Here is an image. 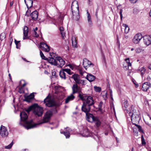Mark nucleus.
<instances>
[{"mask_svg":"<svg viewBox=\"0 0 151 151\" xmlns=\"http://www.w3.org/2000/svg\"><path fill=\"white\" fill-rule=\"evenodd\" d=\"M73 93L74 94L77 92L79 90L80 88L76 84H74L72 87Z\"/></svg>","mask_w":151,"mask_h":151,"instance_id":"aec40b11","label":"nucleus"},{"mask_svg":"<svg viewBox=\"0 0 151 151\" xmlns=\"http://www.w3.org/2000/svg\"><path fill=\"white\" fill-rule=\"evenodd\" d=\"M123 10L122 9H120V11L119 12V14L120 15V19L121 21L122 20V18H123V16L122 14V12H123Z\"/></svg>","mask_w":151,"mask_h":151,"instance_id":"a19ab883","label":"nucleus"},{"mask_svg":"<svg viewBox=\"0 0 151 151\" xmlns=\"http://www.w3.org/2000/svg\"><path fill=\"white\" fill-rule=\"evenodd\" d=\"M71 10L73 16V18L76 20H78L80 18L79 7L78 2L74 1L71 5Z\"/></svg>","mask_w":151,"mask_h":151,"instance_id":"39448f33","label":"nucleus"},{"mask_svg":"<svg viewBox=\"0 0 151 151\" xmlns=\"http://www.w3.org/2000/svg\"><path fill=\"white\" fill-rule=\"evenodd\" d=\"M55 88L56 89L55 92V93L57 94L58 95L59 94V91H58V87H55Z\"/></svg>","mask_w":151,"mask_h":151,"instance_id":"8fccbe9b","label":"nucleus"},{"mask_svg":"<svg viewBox=\"0 0 151 151\" xmlns=\"http://www.w3.org/2000/svg\"><path fill=\"white\" fill-rule=\"evenodd\" d=\"M127 64V66H128V67L129 66H131V64L130 63V62H129V63Z\"/></svg>","mask_w":151,"mask_h":151,"instance_id":"338daca9","label":"nucleus"},{"mask_svg":"<svg viewBox=\"0 0 151 151\" xmlns=\"http://www.w3.org/2000/svg\"><path fill=\"white\" fill-rule=\"evenodd\" d=\"M22 59L24 60V61L27 62H29V61H28L25 58H22Z\"/></svg>","mask_w":151,"mask_h":151,"instance_id":"69168bd1","label":"nucleus"},{"mask_svg":"<svg viewBox=\"0 0 151 151\" xmlns=\"http://www.w3.org/2000/svg\"><path fill=\"white\" fill-rule=\"evenodd\" d=\"M139 12V10L138 9H133V12L134 14H136Z\"/></svg>","mask_w":151,"mask_h":151,"instance_id":"a18cd8bd","label":"nucleus"},{"mask_svg":"<svg viewBox=\"0 0 151 151\" xmlns=\"http://www.w3.org/2000/svg\"><path fill=\"white\" fill-rule=\"evenodd\" d=\"M64 98V95L60 93L56 96V100L55 101L51 99V96L48 95L44 99V104L48 107H52L54 106H59L61 105L63 102L62 100Z\"/></svg>","mask_w":151,"mask_h":151,"instance_id":"f03ea898","label":"nucleus"},{"mask_svg":"<svg viewBox=\"0 0 151 151\" xmlns=\"http://www.w3.org/2000/svg\"><path fill=\"white\" fill-rule=\"evenodd\" d=\"M88 114L89 116H87V118L89 119L90 117H92L93 120L95 123L96 127L98 128L100 127L101 125V122L99 119L97 117L94 116L93 114Z\"/></svg>","mask_w":151,"mask_h":151,"instance_id":"6e6552de","label":"nucleus"},{"mask_svg":"<svg viewBox=\"0 0 151 151\" xmlns=\"http://www.w3.org/2000/svg\"><path fill=\"white\" fill-rule=\"evenodd\" d=\"M63 71L67 73L68 74L71 75L72 73L71 72V70L70 69H63Z\"/></svg>","mask_w":151,"mask_h":151,"instance_id":"c9c22d12","label":"nucleus"},{"mask_svg":"<svg viewBox=\"0 0 151 151\" xmlns=\"http://www.w3.org/2000/svg\"><path fill=\"white\" fill-rule=\"evenodd\" d=\"M52 76L53 77H55L56 72L55 71L52 72Z\"/></svg>","mask_w":151,"mask_h":151,"instance_id":"5fc2aeb1","label":"nucleus"},{"mask_svg":"<svg viewBox=\"0 0 151 151\" xmlns=\"http://www.w3.org/2000/svg\"><path fill=\"white\" fill-rule=\"evenodd\" d=\"M50 55L51 57H49L48 59H50V58H55L56 57H55V53H54L53 52L50 53Z\"/></svg>","mask_w":151,"mask_h":151,"instance_id":"ea45409f","label":"nucleus"},{"mask_svg":"<svg viewBox=\"0 0 151 151\" xmlns=\"http://www.w3.org/2000/svg\"><path fill=\"white\" fill-rule=\"evenodd\" d=\"M82 80H80L79 79H78L77 81H75L76 84H80L82 83Z\"/></svg>","mask_w":151,"mask_h":151,"instance_id":"79ce46f5","label":"nucleus"},{"mask_svg":"<svg viewBox=\"0 0 151 151\" xmlns=\"http://www.w3.org/2000/svg\"><path fill=\"white\" fill-rule=\"evenodd\" d=\"M83 65H84V67L86 69V67H87V65H89L90 66L91 65H92L93 66L94 65V64L91 63L90 61L88 60L86 58H84L83 60Z\"/></svg>","mask_w":151,"mask_h":151,"instance_id":"4468645a","label":"nucleus"},{"mask_svg":"<svg viewBox=\"0 0 151 151\" xmlns=\"http://www.w3.org/2000/svg\"><path fill=\"white\" fill-rule=\"evenodd\" d=\"M125 60L126 61V63L127 64H128L130 62V61H129V58H127V59H126Z\"/></svg>","mask_w":151,"mask_h":151,"instance_id":"bf43d9fd","label":"nucleus"},{"mask_svg":"<svg viewBox=\"0 0 151 151\" xmlns=\"http://www.w3.org/2000/svg\"><path fill=\"white\" fill-rule=\"evenodd\" d=\"M20 41H17L16 39L14 40L15 44L16 45V47L17 49H19L20 47V44L19 43Z\"/></svg>","mask_w":151,"mask_h":151,"instance_id":"2f4dec72","label":"nucleus"},{"mask_svg":"<svg viewBox=\"0 0 151 151\" xmlns=\"http://www.w3.org/2000/svg\"><path fill=\"white\" fill-rule=\"evenodd\" d=\"M123 67L126 70H127L128 69L129 67L128 66H124V65H123Z\"/></svg>","mask_w":151,"mask_h":151,"instance_id":"680f3d73","label":"nucleus"},{"mask_svg":"<svg viewBox=\"0 0 151 151\" xmlns=\"http://www.w3.org/2000/svg\"><path fill=\"white\" fill-rule=\"evenodd\" d=\"M46 46L47 47V49L45 48L44 47H41L40 48L43 51H44L46 52H48L50 50V47L48 46L47 44H46Z\"/></svg>","mask_w":151,"mask_h":151,"instance_id":"cd10ccee","label":"nucleus"},{"mask_svg":"<svg viewBox=\"0 0 151 151\" xmlns=\"http://www.w3.org/2000/svg\"><path fill=\"white\" fill-rule=\"evenodd\" d=\"M81 83L84 85L86 84L85 81L83 80H82V83Z\"/></svg>","mask_w":151,"mask_h":151,"instance_id":"e2e57ef3","label":"nucleus"},{"mask_svg":"<svg viewBox=\"0 0 151 151\" xmlns=\"http://www.w3.org/2000/svg\"><path fill=\"white\" fill-rule=\"evenodd\" d=\"M60 34L61 35V37H62V38L63 39H64V37L65 36V33L64 32V31L62 32H60Z\"/></svg>","mask_w":151,"mask_h":151,"instance_id":"c03bdc74","label":"nucleus"},{"mask_svg":"<svg viewBox=\"0 0 151 151\" xmlns=\"http://www.w3.org/2000/svg\"><path fill=\"white\" fill-rule=\"evenodd\" d=\"M147 79L148 81H150V80L151 79V78H150V77L149 76H148L147 77Z\"/></svg>","mask_w":151,"mask_h":151,"instance_id":"0e129e2a","label":"nucleus"},{"mask_svg":"<svg viewBox=\"0 0 151 151\" xmlns=\"http://www.w3.org/2000/svg\"><path fill=\"white\" fill-rule=\"evenodd\" d=\"M59 75H60V77L61 78H63V77L64 76V75H62V73H61V71H60V72Z\"/></svg>","mask_w":151,"mask_h":151,"instance_id":"13d9d810","label":"nucleus"},{"mask_svg":"<svg viewBox=\"0 0 151 151\" xmlns=\"http://www.w3.org/2000/svg\"><path fill=\"white\" fill-rule=\"evenodd\" d=\"M32 110L33 114L38 116H40L43 114V108L37 104L35 103L30 106L26 111L27 112H29Z\"/></svg>","mask_w":151,"mask_h":151,"instance_id":"20e7f679","label":"nucleus"},{"mask_svg":"<svg viewBox=\"0 0 151 151\" xmlns=\"http://www.w3.org/2000/svg\"><path fill=\"white\" fill-rule=\"evenodd\" d=\"M32 100L33 99H32V98H30V97H29V96H27L25 97V99L24 100V101L29 103L31 102Z\"/></svg>","mask_w":151,"mask_h":151,"instance_id":"c756f323","label":"nucleus"},{"mask_svg":"<svg viewBox=\"0 0 151 151\" xmlns=\"http://www.w3.org/2000/svg\"><path fill=\"white\" fill-rule=\"evenodd\" d=\"M40 55L42 59L47 60L48 61L49 63V60H50V59H48V58H46L44 56L41 50L40 51Z\"/></svg>","mask_w":151,"mask_h":151,"instance_id":"a878e982","label":"nucleus"},{"mask_svg":"<svg viewBox=\"0 0 151 151\" xmlns=\"http://www.w3.org/2000/svg\"><path fill=\"white\" fill-rule=\"evenodd\" d=\"M28 96H29V97L32 98V99H33L34 98L35 95L34 93H31Z\"/></svg>","mask_w":151,"mask_h":151,"instance_id":"49530a36","label":"nucleus"},{"mask_svg":"<svg viewBox=\"0 0 151 151\" xmlns=\"http://www.w3.org/2000/svg\"><path fill=\"white\" fill-rule=\"evenodd\" d=\"M142 144V145H145L146 143L144 139L143 135H142L141 136Z\"/></svg>","mask_w":151,"mask_h":151,"instance_id":"58836bf2","label":"nucleus"},{"mask_svg":"<svg viewBox=\"0 0 151 151\" xmlns=\"http://www.w3.org/2000/svg\"><path fill=\"white\" fill-rule=\"evenodd\" d=\"M142 49L140 48H138L136 49V52H140L141 51Z\"/></svg>","mask_w":151,"mask_h":151,"instance_id":"3c124183","label":"nucleus"},{"mask_svg":"<svg viewBox=\"0 0 151 151\" xmlns=\"http://www.w3.org/2000/svg\"><path fill=\"white\" fill-rule=\"evenodd\" d=\"M28 34V27L27 26H25L23 28V34L24 37H23V40L26 39H29L28 37H27Z\"/></svg>","mask_w":151,"mask_h":151,"instance_id":"a211bd4d","label":"nucleus"},{"mask_svg":"<svg viewBox=\"0 0 151 151\" xmlns=\"http://www.w3.org/2000/svg\"><path fill=\"white\" fill-rule=\"evenodd\" d=\"M141 72V75L142 76L143 74L145 73V72L146 70L145 69L144 67L140 68L139 70Z\"/></svg>","mask_w":151,"mask_h":151,"instance_id":"72a5a7b5","label":"nucleus"},{"mask_svg":"<svg viewBox=\"0 0 151 151\" xmlns=\"http://www.w3.org/2000/svg\"><path fill=\"white\" fill-rule=\"evenodd\" d=\"M138 0H129L132 3H135Z\"/></svg>","mask_w":151,"mask_h":151,"instance_id":"4d7b16f0","label":"nucleus"},{"mask_svg":"<svg viewBox=\"0 0 151 151\" xmlns=\"http://www.w3.org/2000/svg\"><path fill=\"white\" fill-rule=\"evenodd\" d=\"M33 35L35 37H37L39 36V35L37 34V32L35 31H34Z\"/></svg>","mask_w":151,"mask_h":151,"instance_id":"09e8293b","label":"nucleus"},{"mask_svg":"<svg viewBox=\"0 0 151 151\" xmlns=\"http://www.w3.org/2000/svg\"><path fill=\"white\" fill-rule=\"evenodd\" d=\"M82 135L84 137H88L93 136L92 133L88 131V129H85L83 130V132L82 133Z\"/></svg>","mask_w":151,"mask_h":151,"instance_id":"dca6fc26","label":"nucleus"},{"mask_svg":"<svg viewBox=\"0 0 151 151\" xmlns=\"http://www.w3.org/2000/svg\"><path fill=\"white\" fill-rule=\"evenodd\" d=\"M20 116L21 121L24 122L26 123V126L25 127L27 129L36 127L37 126L40 124V123L33 124L32 120L29 121H27L28 116L27 113L25 112H21L20 114Z\"/></svg>","mask_w":151,"mask_h":151,"instance_id":"7ed1b4c3","label":"nucleus"},{"mask_svg":"<svg viewBox=\"0 0 151 151\" xmlns=\"http://www.w3.org/2000/svg\"><path fill=\"white\" fill-rule=\"evenodd\" d=\"M28 9H29L33 6V0H24Z\"/></svg>","mask_w":151,"mask_h":151,"instance_id":"6ab92c4d","label":"nucleus"},{"mask_svg":"<svg viewBox=\"0 0 151 151\" xmlns=\"http://www.w3.org/2000/svg\"><path fill=\"white\" fill-rule=\"evenodd\" d=\"M142 35L141 34H137L135 35L133 39V42L135 44H137L142 39Z\"/></svg>","mask_w":151,"mask_h":151,"instance_id":"9b49d317","label":"nucleus"},{"mask_svg":"<svg viewBox=\"0 0 151 151\" xmlns=\"http://www.w3.org/2000/svg\"><path fill=\"white\" fill-rule=\"evenodd\" d=\"M49 63L52 65L61 68L65 64L64 60L60 57H56L55 58H50Z\"/></svg>","mask_w":151,"mask_h":151,"instance_id":"0eeeda50","label":"nucleus"},{"mask_svg":"<svg viewBox=\"0 0 151 151\" xmlns=\"http://www.w3.org/2000/svg\"><path fill=\"white\" fill-rule=\"evenodd\" d=\"M123 26H124L125 27V33L126 34L128 32L129 29L128 25L125 24H123Z\"/></svg>","mask_w":151,"mask_h":151,"instance_id":"7c9ffc66","label":"nucleus"},{"mask_svg":"<svg viewBox=\"0 0 151 151\" xmlns=\"http://www.w3.org/2000/svg\"><path fill=\"white\" fill-rule=\"evenodd\" d=\"M103 104V102L101 101L100 102L99 104V105L98 108L99 110L100 111H101L102 110V106Z\"/></svg>","mask_w":151,"mask_h":151,"instance_id":"f704fd0d","label":"nucleus"},{"mask_svg":"<svg viewBox=\"0 0 151 151\" xmlns=\"http://www.w3.org/2000/svg\"><path fill=\"white\" fill-rule=\"evenodd\" d=\"M13 145V141H12V142L11 143H10V144H9V145L7 146H5V148L6 149H10L11 148Z\"/></svg>","mask_w":151,"mask_h":151,"instance_id":"4c0bfd02","label":"nucleus"},{"mask_svg":"<svg viewBox=\"0 0 151 151\" xmlns=\"http://www.w3.org/2000/svg\"><path fill=\"white\" fill-rule=\"evenodd\" d=\"M58 107L55 106L50 107L52 108L50 110L47 111L45 113L43 118V121L40 123V124L47 122L50 119L53 114H55L57 113L56 108Z\"/></svg>","mask_w":151,"mask_h":151,"instance_id":"423d86ee","label":"nucleus"},{"mask_svg":"<svg viewBox=\"0 0 151 151\" xmlns=\"http://www.w3.org/2000/svg\"><path fill=\"white\" fill-rule=\"evenodd\" d=\"M144 43L147 46L151 44V37L150 36L145 35L143 37Z\"/></svg>","mask_w":151,"mask_h":151,"instance_id":"f8f14e48","label":"nucleus"},{"mask_svg":"<svg viewBox=\"0 0 151 151\" xmlns=\"http://www.w3.org/2000/svg\"><path fill=\"white\" fill-rule=\"evenodd\" d=\"M75 98V96L72 94H71L70 96H68L65 99V103L67 104L70 101L72 100Z\"/></svg>","mask_w":151,"mask_h":151,"instance_id":"4be33fe9","label":"nucleus"},{"mask_svg":"<svg viewBox=\"0 0 151 151\" xmlns=\"http://www.w3.org/2000/svg\"><path fill=\"white\" fill-rule=\"evenodd\" d=\"M150 86H151V84L150 83L146 82L142 84V89L143 91H146Z\"/></svg>","mask_w":151,"mask_h":151,"instance_id":"ddd939ff","label":"nucleus"},{"mask_svg":"<svg viewBox=\"0 0 151 151\" xmlns=\"http://www.w3.org/2000/svg\"><path fill=\"white\" fill-rule=\"evenodd\" d=\"M30 16L32 19L34 20H36L38 17V12L37 11L32 12L30 14Z\"/></svg>","mask_w":151,"mask_h":151,"instance_id":"f3484780","label":"nucleus"},{"mask_svg":"<svg viewBox=\"0 0 151 151\" xmlns=\"http://www.w3.org/2000/svg\"><path fill=\"white\" fill-rule=\"evenodd\" d=\"M87 19L88 22V23L89 25L91 26L92 24V23L91 21L90 14L88 11H87Z\"/></svg>","mask_w":151,"mask_h":151,"instance_id":"5701e85b","label":"nucleus"},{"mask_svg":"<svg viewBox=\"0 0 151 151\" xmlns=\"http://www.w3.org/2000/svg\"><path fill=\"white\" fill-rule=\"evenodd\" d=\"M71 78H73L75 81H77L78 79H80V77L79 76L76 74H74L72 75Z\"/></svg>","mask_w":151,"mask_h":151,"instance_id":"bb28decb","label":"nucleus"},{"mask_svg":"<svg viewBox=\"0 0 151 151\" xmlns=\"http://www.w3.org/2000/svg\"><path fill=\"white\" fill-rule=\"evenodd\" d=\"M135 127H133V132L137 134L138 133V132L136 130V129H138V131L142 133H144V132L143 130L142 129V127L140 125H138L137 124H136V125H135Z\"/></svg>","mask_w":151,"mask_h":151,"instance_id":"2eb2a0df","label":"nucleus"},{"mask_svg":"<svg viewBox=\"0 0 151 151\" xmlns=\"http://www.w3.org/2000/svg\"><path fill=\"white\" fill-rule=\"evenodd\" d=\"M46 44H47L43 42H41L40 43V48L42 47H44V45H46Z\"/></svg>","mask_w":151,"mask_h":151,"instance_id":"de8ad7c7","label":"nucleus"},{"mask_svg":"<svg viewBox=\"0 0 151 151\" xmlns=\"http://www.w3.org/2000/svg\"><path fill=\"white\" fill-rule=\"evenodd\" d=\"M65 71H63H63H61V73L62 74V75H64V76L63 77V78L64 79H65L66 78V77L65 75Z\"/></svg>","mask_w":151,"mask_h":151,"instance_id":"37998d69","label":"nucleus"},{"mask_svg":"<svg viewBox=\"0 0 151 151\" xmlns=\"http://www.w3.org/2000/svg\"><path fill=\"white\" fill-rule=\"evenodd\" d=\"M65 129H66V131H65L69 132H70V131H71L70 129L68 127H67L66 128H65Z\"/></svg>","mask_w":151,"mask_h":151,"instance_id":"603ef678","label":"nucleus"},{"mask_svg":"<svg viewBox=\"0 0 151 151\" xmlns=\"http://www.w3.org/2000/svg\"><path fill=\"white\" fill-rule=\"evenodd\" d=\"M8 134V132L6 127L1 125L0 129V134L1 136L3 137H7Z\"/></svg>","mask_w":151,"mask_h":151,"instance_id":"1a4fd4ad","label":"nucleus"},{"mask_svg":"<svg viewBox=\"0 0 151 151\" xmlns=\"http://www.w3.org/2000/svg\"><path fill=\"white\" fill-rule=\"evenodd\" d=\"M79 73H80L81 75H83V72L81 70H80L79 71Z\"/></svg>","mask_w":151,"mask_h":151,"instance_id":"774afa93","label":"nucleus"},{"mask_svg":"<svg viewBox=\"0 0 151 151\" xmlns=\"http://www.w3.org/2000/svg\"><path fill=\"white\" fill-rule=\"evenodd\" d=\"M78 97L83 101L81 110L85 113L86 116H87L91 110V106H93L95 104L93 98L90 96L85 94L81 95L80 93L79 94Z\"/></svg>","mask_w":151,"mask_h":151,"instance_id":"f257e3e1","label":"nucleus"},{"mask_svg":"<svg viewBox=\"0 0 151 151\" xmlns=\"http://www.w3.org/2000/svg\"><path fill=\"white\" fill-rule=\"evenodd\" d=\"M95 78V76L90 74H88L86 77V78L90 82L93 81Z\"/></svg>","mask_w":151,"mask_h":151,"instance_id":"412c9836","label":"nucleus"},{"mask_svg":"<svg viewBox=\"0 0 151 151\" xmlns=\"http://www.w3.org/2000/svg\"><path fill=\"white\" fill-rule=\"evenodd\" d=\"M95 91L97 92H100L101 91V88L99 87L95 86L94 87Z\"/></svg>","mask_w":151,"mask_h":151,"instance_id":"473e14b6","label":"nucleus"},{"mask_svg":"<svg viewBox=\"0 0 151 151\" xmlns=\"http://www.w3.org/2000/svg\"><path fill=\"white\" fill-rule=\"evenodd\" d=\"M140 119V118L138 115H135L133 114L131 115V120L132 124L134 125L138 124Z\"/></svg>","mask_w":151,"mask_h":151,"instance_id":"9d476101","label":"nucleus"},{"mask_svg":"<svg viewBox=\"0 0 151 151\" xmlns=\"http://www.w3.org/2000/svg\"><path fill=\"white\" fill-rule=\"evenodd\" d=\"M59 30L60 32H62L64 31V28L62 27H60L59 28Z\"/></svg>","mask_w":151,"mask_h":151,"instance_id":"6e6d98bb","label":"nucleus"},{"mask_svg":"<svg viewBox=\"0 0 151 151\" xmlns=\"http://www.w3.org/2000/svg\"><path fill=\"white\" fill-rule=\"evenodd\" d=\"M6 37V34L4 32L2 33L0 35V41H2Z\"/></svg>","mask_w":151,"mask_h":151,"instance_id":"c85d7f7f","label":"nucleus"},{"mask_svg":"<svg viewBox=\"0 0 151 151\" xmlns=\"http://www.w3.org/2000/svg\"><path fill=\"white\" fill-rule=\"evenodd\" d=\"M124 105L125 108H127L128 106V104L127 103V100L124 99L123 101Z\"/></svg>","mask_w":151,"mask_h":151,"instance_id":"e433bc0d","label":"nucleus"},{"mask_svg":"<svg viewBox=\"0 0 151 151\" xmlns=\"http://www.w3.org/2000/svg\"><path fill=\"white\" fill-rule=\"evenodd\" d=\"M99 10V8L98 7L96 10V12L95 16L97 18H98V13Z\"/></svg>","mask_w":151,"mask_h":151,"instance_id":"864d4df0","label":"nucleus"},{"mask_svg":"<svg viewBox=\"0 0 151 151\" xmlns=\"http://www.w3.org/2000/svg\"><path fill=\"white\" fill-rule=\"evenodd\" d=\"M60 133L61 134H63L65 136L66 138H68L70 137V134L69 132L61 131Z\"/></svg>","mask_w":151,"mask_h":151,"instance_id":"393cba45","label":"nucleus"},{"mask_svg":"<svg viewBox=\"0 0 151 151\" xmlns=\"http://www.w3.org/2000/svg\"><path fill=\"white\" fill-rule=\"evenodd\" d=\"M12 41H13V39H12V37H10V46H11Z\"/></svg>","mask_w":151,"mask_h":151,"instance_id":"052dcab7","label":"nucleus"},{"mask_svg":"<svg viewBox=\"0 0 151 151\" xmlns=\"http://www.w3.org/2000/svg\"><path fill=\"white\" fill-rule=\"evenodd\" d=\"M72 42L73 46L76 47L77 45V40L76 38L74 36H73L72 37Z\"/></svg>","mask_w":151,"mask_h":151,"instance_id":"b1692460","label":"nucleus"}]
</instances>
